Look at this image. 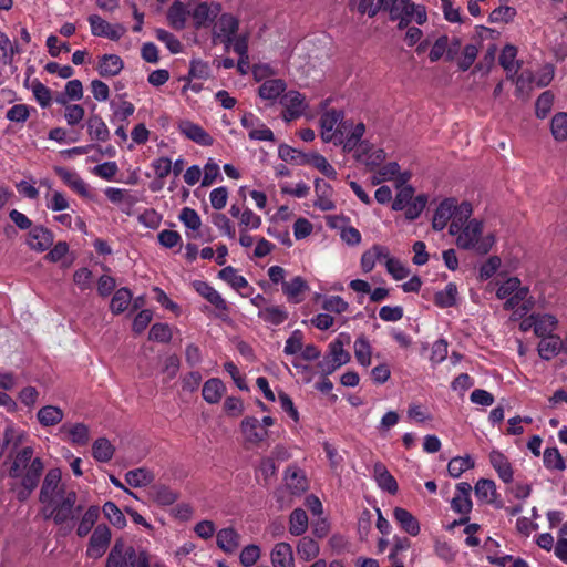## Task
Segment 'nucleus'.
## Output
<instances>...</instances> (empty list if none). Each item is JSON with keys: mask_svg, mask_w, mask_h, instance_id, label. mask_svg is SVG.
Masks as SVG:
<instances>
[{"mask_svg": "<svg viewBox=\"0 0 567 567\" xmlns=\"http://www.w3.org/2000/svg\"><path fill=\"white\" fill-rule=\"evenodd\" d=\"M320 135L324 143L342 146L344 153L357 148L365 133L363 123L343 121V112L334 109L326 111L320 117Z\"/></svg>", "mask_w": 567, "mask_h": 567, "instance_id": "f257e3e1", "label": "nucleus"}, {"mask_svg": "<svg viewBox=\"0 0 567 567\" xmlns=\"http://www.w3.org/2000/svg\"><path fill=\"white\" fill-rule=\"evenodd\" d=\"M33 449L23 447L16 455L13 463L9 470V475L13 478H20V488L17 491L19 501H25L32 491L38 486L39 480L43 472V463L40 458H33Z\"/></svg>", "mask_w": 567, "mask_h": 567, "instance_id": "f03ea898", "label": "nucleus"}, {"mask_svg": "<svg viewBox=\"0 0 567 567\" xmlns=\"http://www.w3.org/2000/svg\"><path fill=\"white\" fill-rule=\"evenodd\" d=\"M473 208L468 202H462L460 205L454 198H446L440 203L434 212L432 227L435 230H443L449 221V233L456 235L464 226V223L472 216Z\"/></svg>", "mask_w": 567, "mask_h": 567, "instance_id": "7ed1b4c3", "label": "nucleus"}, {"mask_svg": "<svg viewBox=\"0 0 567 567\" xmlns=\"http://www.w3.org/2000/svg\"><path fill=\"white\" fill-rule=\"evenodd\" d=\"M455 236L457 247L475 250L478 254H487L495 243L492 234L483 235V224L475 218H468Z\"/></svg>", "mask_w": 567, "mask_h": 567, "instance_id": "20e7f679", "label": "nucleus"}, {"mask_svg": "<svg viewBox=\"0 0 567 567\" xmlns=\"http://www.w3.org/2000/svg\"><path fill=\"white\" fill-rule=\"evenodd\" d=\"M384 11L391 21H398L400 29L408 28L412 22L421 25L427 20L425 8L411 0H388Z\"/></svg>", "mask_w": 567, "mask_h": 567, "instance_id": "39448f33", "label": "nucleus"}, {"mask_svg": "<svg viewBox=\"0 0 567 567\" xmlns=\"http://www.w3.org/2000/svg\"><path fill=\"white\" fill-rule=\"evenodd\" d=\"M150 555L145 550H135L123 539H116L109 553L105 567H150Z\"/></svg>", "mask_w": 567, "mask_h": 567, "instance_id": "423d86ee", "label": "nucleus"}, {"mask_svg": "<svg viewBox=\"0 0 567 567\" xmlns=\"http://www.w3.org/2000/svg\"><path fill=\"white\" fill-rule=\"evenodd\" d=\"M76 498L78 496L74 491L69 489L68 492L60 493L58 497L45 504L47 508L50 509L47 518H52L58 525L72 520L75 517V513L81 511V506L75 507Z\"/></svg>", "mask_w": 567, "mask_h": 567, "instance_id": "0eeeda50", "label": "nucleus"}, {"mask_svg": "<svg viewBox=\"0 0 567 567\" xmlns=\"http://www.w3.org/2000/svg\"><path fill=\"white\" fill-rule=\"evenodd\" d=\"M275 424V419L264 416L258 420L256 416H245L239 425L245 443L259 446L269 437V427Z\"/></svg>", "mask_w": 567, "mask_h": 567, "instance_id": "6e6552de", "label": "nucleus"}, {"mask_svg": "<svg viewBox=\"0 0 567 567\" xmlns=\"http://www.w3.org/2000/svg\"><path fill=\"white\" fill-rule=\"evenodd\" d=\"M350 342L351 337L349 333H339L336 340L329 346L328 357L321 362L323 371L331 373L350 361V353L344 350V346L350 344Z\"/></svg>", "mask_w": 567, "mask_h": 567, "instance_id": "1a4fd4ad", "label": "nucleus"}, {"mask_svg": "<svg viewBox=\"0 0 567 567\" xmlns=\"http://www.w3.org/2000/svg\"><path fill=\"white\" fill-rule=\"evenodd\" d=\"M239 29V21L230 13H223L216 18L212 29L213 43H223L225 50L229 51Z\"/></svg>", "mask_w": 567, "mask_h": 567, "instance_id": "9d476101", "label": "nucleus"}, {"mask_svg": "<svg viewBox=\"0 0 567 567\" xmlns=\"http://www.w3.org/2000/svg\"><path fill=\"white\" fill-rule=\"evenodd\" d=\"M527 295L528 288L522 287L520 280L517 277L506 279L496 291L498 299H506L504 303L506 310L517 308L526 299Z\"/></svg>", "mask_w": 567, "mask_h": 567, "instance_id": "9b49d317", "label": "nucleus"}, {"mask_svg": "<svg viewBox=\"0 0 567 567\" xmlns=\"http://www.w3.org/2000/svg\"><path fill=\"white\" fill-rule=\"evenodd\" d=\"M280 104L284 106L282 118L286 122L299 118L308 107L305 95L295 90L284 93Z\"/></svg>", "mask_w": 567, "mask_h": 567, "instance_id": "f8f14e48", "label": "nucleus"}, {"mask_svg": "<svg viewBox=\"0 0 567 567\" xmlns=\"http://www.w3.org/2000/svg\"><path fill=\"white\" fill-rule=\"evenodd\" d=\"M218 3L199 2L189 9V17L195 29L208 28L220 13Z\"/></svg>", "mask_w": 567, "mask_h": 567, "instance_id": "ddd939ff", "label": "nucleus"}, {"mask_svg": "<svg viewBox=\"0 0 567 567\" xmlns=\"http://www.w3.org/2000/svg\"><path fill=\"white\" fill-rule=\"evenodd\" d=\"M91 27V32L95 37H104L113 41L120 40L126 32L124 25L111 24L97 14H92L87 18Z\"/></svg>", "mask_w": 567, "mask_h": 567, "instance_id": "4468645a", "label": "nucleus"}, {"mask_svg": "<svg viewBox=\"0 0 567 567\" xmlns=\"http://www.w3.org/2000/svg\"><path fill=\"white\" fill-rule=\"evenodd\" d=\"M111 530L105 524H100L93 530L86 555L91 558H100L104 555L111 542Z\"/></svg>", "mask_w": 567, "mask_h": 567, "instance_id": "2eb2a0df", "label": "nucleus"}, {"mask_svg": "<svg viewBox=\"0 0 567 567\" xmlns=\"http://www.w3.org/2000/svg\"><path fill=\"white\" fill-rule=\"evenodd\" d=\"M61 482V472L56 468L50 470L43 481L41 491H40V502L42 504H48L53 498L58 497L60 493L68 492L60 485Z\"/></svg>", "mask_w": 567, "mask_h": 567, "instance_id": "dca6fc26", "label": "nucleus"}, {"mask_svg": "<svg viewBox=\"0 0 567 567\" xmlns=\"http://www.w3.org/2000/svg\"><path fill=\"white\" fill-rule=\"evenodd\" d=\"M358 150L355 153V158L358 162L362 163L370 169H373L380 166L385 159V153L381 148L373 147L367 142H362L360 140L357 145Z\"/></svg>", "mask_w": 567, "mask_h": 567, "instance_id": "f3484780", "label": "nucleus"}, {"mask_svg": "<svg viewBox=\"0 0 567 567\" xmlns=\"http://www.w3.org/2000/svg\"><path fill=\"white\" fill-rule=\"evenodd\" d=\"M53 240L54 237L51 230L43 226H35L29 231L27 244L30 249L43 252L52 246Z\"/></svg>", "mask_w": 567, "mask_h": 567, "instance_id": "a211bd4d", "label": "nucleus"}, {"mask_svg": "<svg viewBox=\"0 0 567 567\" xmlns=\"http://www.w3.org/2000/svg\"><path fill=\"white\" fill-rule=\"evenodd\" d=\"M60 433L64 435V440L73 445L83 446L86 445L90 440V430L84 423H65L60 427Z\"/></svg>", "mask_w": 567, "mask_h": 567, "instance_id": "6ab92c4d", "label": "nucleus"}, {"mask_svg": "<svg viewBox=\"0 0 567 567\" xmlns=\"http://www.w3.org/2000/svg\"><path fill=\"white\" fill-rule=\"evenodd\" d=\"M472 486L470 483L462 482L456 485V493L451 502V507L454 512L467 516L472 511L473 504L471 501Z\"/></svg>", "mask_w": 567, "mask_h": 567, "instance_id": "aec40b11", "label": "nucleus"}, {"mask_svg": "<svg viewBox=\"0 0 567 567\" xmlns=\"http://www.w3.org/2000/svg\"><path fill=\"white\" fill-rule=\"evenodd\" d=\"M178 131L188 140L203 146H209L214 142L213 137L202 126L189 121L178 123Z\"/></svg>", "mask_w": 567, "mask_h": 567, "instance_id": "412c9836", "label": "nucleus"}, {"mask_svg": "<svg viewBox=\"0 0 567 567\" xmlns=\"http://www.w3.org/2000/svg\"><path fill=\"white\" fill-rule=\"evenodd\" d=\"M499 64L505 70L508 79H514L522 68V62L517 60V48L513 44H506L499 55Z\"/></svg>", "mask_w": 567, "mask_h": 567, "instance_id": "4be33fe9", "label": "nucleus"}, {"mask_svg": "<svg viewBox=\"0 0 567 567\" xmlns=\"http://www.w3.org/2000/svg\"><path fill=\"white\" fill-rule=\"evenodd\" d=\"M192 285L195 291L210 302L216 309L227 311V302L209 284L202 280H195Z\"/></svg>", "mask_w": 567, "mask_h": 567, "instance_id": "5701e85b", "label": "nucleus"}, {"mask_svg": "<svg viewBox=\"0 0 567 567\" xmlns=\"http://www.w3.org/2000/svg\"><path fill=\"white\" fill-rule=\"evenodd\" d=\"M58 176L68 185L71 189L83 197L89 196L87 184L79 176L78 173L66 169L64 167L54 168Z\"/></svg>", "mask_w": 567, "mask_h": 567, "instance_id": "b1692460", "label": "nucleus"}, {"mask_svg": "<svg viewBox=\"0 0 567 567\" xmlns=\"http://www.w3.org/2000/svg\"><path fill=\"white\" fill-rule=\"evenodd\" d=\"M274 567H295L292 547L285 542L278 543L270 554Z\"/></svg>", "mask_w": 567, "mask_h": 567, "instance_id": "393cba45", "label": "nucleus"}, {"mask_svg": "<svg viewBox=\"0 0 567 567\" xmlns=\"http://www.w3.org/2000/svg\"><path fill=\"white\" fill-rule=\"evenodd\" d=\"M373 476L378 486L383 491H386L393 495L398 492V483L383 463L377 462L373 465Z\"/></svg>", "mask_w": 567, "mask_h": 567, "instance_id": "a878e982", "label": "nucleus"}, {"mask_svg": "<svg viewBox=\"0 0 567 567\" xmlns=\"http://www.w3.org/2000/svg\"><path fill=\"white\" fill-rule=\"evenodd\" d=\"M286 82L281 79H269L261 83L258 89V95L266 101H276L286 91Z\"/></svg>", "mask_w": 567, "mask_h": 567, "instance_id": "bb28decb", "label": "nucleus"}, {"mask_svg": "<svg viewBox=\"0 0 567 567\" xmlns=\"http://www.w3.org/2000/svg\"><path fill=\"white\" fill-rule=\"evenodd\" d=\"M489 461L493 468L497 472L498 477L504 483H511L513 481V468L507 457L498 451H492L489 454Z\"/></svg>", "mask_w": 567, "mask_h": 567, "instance_id": "cd10ccee", "label": "nucleus"}, {"mask_svg": "<svg viewBox=\"0 0 567 567\" xmlns=\"http://www.w3.org/2000/svg\"><path fill=\"white\" fill-rule=\"evenodd\" d=\"M315 192L317 195V199L315 200L316 207H318L322 212H329L334 209L336 205L330 198L332 194V188L328 183L323 182L322 179H316Z\"/></svg>", "mask_w": 567, "mask_h": 567, "instance_id": "c85d7f7f", "label": "nucleus"}, {"mask_svg": "<svg viewBox=\"0 0 567 567\" xmlns=\"http://www.w3.org/2000/svg\"><path fill=\"white\" fill-rule=\"evenodd\" d=\"M226 392L224 382L218 378L208 379L202 390L203 399L209 404L218 403Z\"/></svg>", "mask_w": 567, "mask_h": 567, "instance_id": "c756f323", "label": "nucleus"}, {"mask_svg": "<svg viewBox=\"0 0 567 567\" xmlns=\"http://www.w3.org/2000/svg\"><path fill=\"white\" fill-rule=\"evenodd\" d=\"M393 517L400 527L411 536H416L420 533V524L415 516L402 507H395Z\"/></svg>", "mask_w": 567, "mask_h": 567, "instance_id": "7c9ffc66", "label": "nucleus"}, {"mask_svg": "<svg viewBox=\"0 0 567 567\" xmlns=\"http://www.w3.org/2000/svg\"><path fill=\"white\" fill-rule=\"evenodd\" d=\"M187 17H189V9L178 0L174 1L167 11L169 25L175 30H183L186 27Z\"/></svg>", "mask_w": 567, "mask_h": 567, "instance_id": "2f4dec72", "label": "nucleus"}, {"mask_svg": "<svg viewBox=\"0 0 567 567\" xmlns=\"http://www.w3.org/2000/svg\"><path fill=\"white\" fill-rule=\"evenodd\" d=\"M309 289L308 284L303 278L297 276L290 281L282 282V291L287 296L288 300L293 303L302 301V293Z\"/></svg>", "mask_w": 567, "mask_h": 567, "instance_id": "473e14b6", "label": "nucleus"}, {"mask_svg": "<svg viewBox=\"0 0 567 567\" xmlns=\"http://www.w3.org/2000/svg\"><path fill=\"white\" fill-rule=\"evenodd\" d=\"M240 536L234 528H224L217 533V545L225 553L231 554L240 545Z\"/></svg>", "mask_w": 567, "mask_h": 567, "instance_id": "72a5a7b5", "label": "nucleus"}, {"mask_svg": "<svg viewBox=\"0 0 567 567\" xmlns=\"http://www.w3.org/2000/svg\"><path fill=\"white\" fill-rule=\"evenodd\" d=\"M388 257V248L384 246L375 245L371 249L363 252L361 257V268L364 272H370L377 261L383 262Z\"/></svg>", "mask_w": 567, "mask_h": 567, "instance_id": "f704fd0d", "label": "nucleus"}, {"mask_svg": "<svg viewBox=\"0 0 567 567\" xmlns=\"http://www.w3.org/2000/svg\"><path fill=\"white\" fill-rule=\"evenodd\" d=\"M63 417L64 412L55 405H44L37 413L39 423L44 427L59 424Z\"/></svg>", "mask_w": 567, "mask_h": 567, "instance_id": "c9c22d12", "label": "nucleus"}, {"mask_svg": "<svg viewBox=\"0 0 567 567\" xmlns=\"http://www.w3.org/2000/svg\"><path fill=\"white\" fill-rule=\"evenodd\" d=\"M123 66V61L118 55L105 54L101 58L99 73L102 76H114L122 71Z\"/></svg>", "mask_w": 567, "mask_h": 567, "instance_id": "e433bc0d", "label": "nucleus"}, {"mask_svg": "<svg viewBox=\"0 0 567 567\" xmlns=\"http://www.w3.org/2000/svg\"><path fill=\"white\" fill-rule=\"evenodd\" d=\"M86 126L92 140L105 142L110 138V130L99 115L90 116Z\"/></svg>", "mask_w": 567, "mask_h": 567, "instance_id": "4c0bfd02", "label": "nucleus"}, {"mask_svg": "<svg viewBox=\"0 0 567 567\" xmlns=\"http://www.w3.org/2000/svg\"><path fill=\"white\" fill-rule=\"evenodd\" d=\"M152 499L159 506L174 504L179 495L176 491L165 485H155L151 489Z\"/></svg>", "mask_w": 567, "mask_h": 567, "instance_id": "58836bf2", "label": "nucleus"}, {"mask_svg": "<svg viewBox=\"0 0 567 567\" xmlns=\"http://www.w3.org/2000/svg\"><path fill=\"white\" fill-rule=\"evenodd\" d=\"M561 340L557 336L543 337L538 344V353L544 360H550L561 350Z\"/></svg>", "mask_w": 567, "mask_h": 567, "instance_id": "ea45409f", "label": "nucleus"}, {"mask_svg": "<svg viewBox=\"0 0 567 567\" xmlns=\"http://www.w3.org/2000/svg\"><path fill=\"white\" fill-rule=\"evenodd\" d=\"M475 496L483 503H494L496 498V485L492 480L481 478L474 487Z\"/></svg>", "mask_w": 567, "mask_h": 567, "instance_id": "a19ab883", "label": "nucleus"}, {"mask_svg": "<svg viewBox=\"0 0 567 567\" xmlns=\"http://www.w3.org/2000/svg\"><path fill=\"white\" fill-rule=\"evenodd\" d=\"M115 447L105 437L97 439L92 445V455L97 462H109L113 457Z\"/></svg>", "mask_w": 567, "mask_h": 567, "instance_id": "79ce46f5", "label": "nucleus"}, {"mask_svg": "<svg viewBox=\"0 0 567 567\" xmlns=\"http://www.w3.org/2000/svg\"><path fill=\"white\" fill-rule=\"evenodd\" d=\"M99 516H100V508L95 505L90 506L83 514V516L78 525L76 535L79 537H85L93 528Z\"/></svg>", "mask_w": 567, "mask_h": 567, "instance_id": "37998d69", "label": "nucleus"}, {"mask_svg": "<svg viewBox=\"0 0 567 567\" xmlns=\"http://www.w3.org/2000/svg\"><path fill=\"white\" fill-rule=\"evenodd\" d=\"M457 287L453 282H449L444 289L435 292L434 302L440 308H450L456 303Z\"/></svg>", "mask_w": 567, "mask_h": 567, "instance_id": "c03bdc74", "label": "nucleus"}, {"mask_svg": "<svg viewBox=\"0 0 567 567\" xmlns=\"http://www.w3.org/2000/svg\"><path fill=\"white\" fill-rule=\"evenodd\" d=\"M132 302V292L128 288H120L112 297L110 309L114 315L124 312Z\"/></svg>", "mask_w": 567, "mask_h": 567, "instance_id": "a18cd8bd", "label": "nucleus"}, {"mask_svg": "<svg viewBox=\"0 0 567 567\" xmlns=\"http://www.w3.org/2000/svg\"><path fill=\"white\" fill-rule=\"evenodd\" d=\"M544 466L549 471L563 472L566 468V461L557 447H546L543 454Z\"/></svg>", "mask_w": 567, "mask_h": 567, "instance_id": "49530a36", "label": "nucleus"}, {"mask_svg": "<svg viewBox=\"0 0 567 567\" xmlns=\"http://www.w3.org/2000/svg\"><path fill=\"white\" fill-rule=\"evenodd\" d=\"M258 317L270 324H280L288 318V312L284 307L270 306L260 309Z\"/></svg>", "mask_w": 567, "mask_h": 567, "instance_id": "de8ad7c7", "label": "nucleus"}, {"mask_svg": "<svg viewBox=\"0 0 567 567\" xmlns=\"http://www.w3.org/2000/svg\"><path fill=\"white\" fill-rule=\"evenodd\" d=\"M551 135L557 142H567V113L560 112L550 121Z\"/></svg>", "mask_w": 567, "mask_h": 567, "instance_id": "09e8293b", "label": "nucleus"}, {"mask_svg": "<svg viewBox=\"0 0 567 567\" xmlns=\"http://www.w3.org/2000/svg\"><path fill=\"white\" fill-rule=\"evenodd\" d=\"M308 528V516L302 508H296L289 519V532L295 536L302 535Z\"/></svg>", "mask_w": 567, "mask_h": 567, "instance_id": "8fccbe9b", "label": "nucleus"}, {"mask_svg": "<svg viewBox=\"0 0 567 567\" xmlns=\"http://www.w3.org/2000/svg\"><path fill=\"white\" fill-rule=\"evenodd\" d=\"M307 162L320 171L326 177L330 179L337 178V171L327 161V158L318 153H311L307 156Z\"/></svg>", "mask_w": 567, "mask_h": 567, "instance_id": "3c124183", "label": "nucleus"}, {"mask_svg": "<svg viewBox=\"0 0 567 567\" xmlns=\"http://www.w3.org/2000/svg\"><path fill=\"white\" fill-rule=\"evenodd\" d=\"M102 511L106 519L116 528L122 529L126 526V518L115 503L106 502Z\"/></svg>", "mask_w": 567, "mask_h": 567, "instance_id": "603ef678", "label": "nucleus"}, {"mask_svg": "<svg viewBox=\"0 0 567 567\" xmlns=\"http://www.w3.org/2000/svg\"><path fill=\"white\" fill-rule=\"evenodd\" d=\"M219 278L228 282L234 289L241 290L248 287V281L245 277L231 266H227L219 271Z\"/></svg>", "mask_w": 567, "mask_h": 567, "instance_id": "864d4df0", "label": "nucleus"}, {"mask_svg": "<svg viewBox=\"0 0 567 567\" xmlns=\"http://www.w3.org/2000/svg\"><path fill=\"white\" fill-rule=\"evenodd\" d=\"M126 483L132 487H142L148 485L153 481V475L147 470L141 467L128 471L125 474Z\"/></svg>", "mask_w": 567, "mask_h": 567, "instance_id": "5fc2aeb1", "label": "nucleus"}, {"mask_svg": "<svg viewBox=\"0 0 567 567\" xmlns=\"http://www.w3.org/2000/svg\"><path fill=\"white\" fill-rule=\"evenodd\" d=\"M298 556L308 561L316 558L319 554V545L310 537H302L297 545Z\"/></svg>", "mask_w": 567, "mask_h": 567, "instance_id": "6e6d98bb", "label": "nucleus"}, {"mask_svg": "<svg viewBox=\"0 0 567 567\" xmlns=\"http://www.w3.org/2000/svg\"><path fill=\"white\" fill-rule=\"evenodd\" d=\"M400 172V166L395 162L381 166L372 176V185H379L383 182L393 179Z\"/></svg>", "mask_w": 567, "mask_h": 567, "instance_id": "4d7b16f0", "label": "nucleus"}, {"mask_svg": "<svg viewBox=\"0 0 567 567\" xmlns=\"http://www.w3.org/2000/svg\"><path fill=\"white\" fill-rule=\"evenodd\" d=\"M262 224L261 217L254 213L250 208L246 207L243 215L238 220V230H257Z\"/></svg>", "mask_w": 567, "mask_h": 567, "instance_id": "13d9d810", "label": "nucleus"}, {"mask_svg": "<svg viewBox=\"0 0 567 567\" xmlns=\"http://www.w3.org/2000/svg\"><path fill=\"white\" fill-rule=\"evenodd\" d=\"M213 225L219 233L230 239L236 237V229L231 220L223 213H215L212 215Z\"/></svg>", "mask_w": 567, "mask_h": 567, "instance_id": "bf43d9fd", "label": "nucleus"}, {"mask_svg": "<svg viewBox=\"0 0 567 567\" xmlns=\"http://www.w3.org/2000/svg\"><path fill=\"white\" fill-rule=\"evenodd\" d=\"M472 467H474V461L470 456H457L449 462L447 472L452 477L457 478Z\"/></svg>", "mask_w": 567, "mask_h": 567, "instance_id": "052dcab7", "label": "nucleus"}, {"mask_svg": "<svg viewBox=\"0 0 567 567\" xmlns=\"http://www.w3.org/2000/svg\"><path fill=\"white\" fill-rule=\"evenodd\" d=\"M354 355L358 362L364 367L370 365L371 363V347L368 339L363 336L359 337L354 341Z\"/></svg>", "mask_w": 567, "mask_h": 567, "instance_id": "680f3d73", "label": "nucleus"}, {"mask_svg": "<svg viewBox=\"0 0 567 567\" xmlns=\"http://www.w3.org/2000/svg\"><path fill=\"white\" fill-rule=\"evenodd\" d=\"M557 319L551 315H537L535 334L543 338L551 336L556 329Z\"/></svg>", "mask_w": 567, "mask_h": 567, "instance_id": "e2e57ef3", "label": "nucleus"}, {"mask_svg": "<svg viewBox=\"0 0 567 567\" xmlns=\"http://www.w3.org/2000/svg\"><path fill=\"white\" fill-rule=\"evenodd\" d=\"M388 0H359L357 10L370 18L375 17L381 10L384 11Z\"/></svg>", "mask_w": 567, "mask_h": 567, "instance_id": "0e129e2a", "label": "nucleus"}, {"mask_svg": "<svg viewBox=\"0 0 567 567\" xmlns=\"http://www.w3.org/2000/svg\"><path fill=\"white\" fill-rule=\"evenodd\" d=\"M384 265L388 272L395 279L402 280L409 276V269L398 259L390 256L388 251V257L384 258Z\"/></svg>", "mask_w": 567, "mask_h": 567, "instance_id": "69168bd1", "label": "nucleus"}, {"mask_svg": "<svg viewBox=\"0 0 567 567\" xmlns=\"http://www.w3.org/2000/svg\"><path fill=\"white\" fill-rule=\"evenodd\" d=\"M179 220L184 226L193 231H198L202 226V219L198 213L190 208L184 207L179 213Z\"/></svg>", "mask_w": 567, "mask_h": 567, "instance_id": "338daca9", "label": "nucleus"}, {"mask_svg": "<svg viewBox=\"0 0 567 567\" xmlns=\"http://www.w3.org/2000/svg\"><path fill=\"white\" fill-rule=\"evenodd\" d=\"M34 99L41 107H48L52 103V93L49 87L42 84L40 81L34 80L31 85Z\"/></svg>", "mask_w": 567, "mask_h": 567, "instance_id": "774afa93", "label": "nucleus"}]
</instances>
